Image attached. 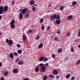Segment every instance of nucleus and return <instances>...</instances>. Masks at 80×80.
<instances>
[{
  "label": "nucleus",
  "mask_w": 80,
  "mask_h": 80,
  "mask_svg": "<svg viewBox=\"0 0 80 80\" xmlns=\"http://www.w3.org/2000/svg\"><path fill=\"white\" fill-rule=\"evenodd\" d=\"M13 55L14 56H18V53H17L15 52L14 54Z\"/></svg>",
  "instance_id": "4c0bfd02"
},
{
  "label": "nucleus",
  "mask_w": 80,
  "mask_h": 80,
  "mask_svg": "<svg viewBox=\"0 0 80 80\" xmlns=\"http://www.w3.org/2000/svg\"><path fill=\"white\" fill-rule=\"evenodd\" d=\"M17 46L19 48L20 47V45L19 44H18Z\"/></svg>",
  "instance_id": "8fccbe9b"
},
{
  "label": "nucleus",
  "mask_w": 80,
  "mask_h": 80,
  "mask_svg": "<svg viewBox=\"0 0 80 80\" xmlns=\"http://www.w3.org/2000/svg\"><path fill=\"white\" fill-rule=\"evenodd\" d=\"M24 80H29V79H28V78H25L24 79Z\"/></svg>",
  "instance_id": "13d9d810"
},
{
  "label": "nucleus",
  "mask_w": 80,
  "mask_h": 80,
  "mask_svg": "<svg viewBox=\"0 0 80 80\" xmlns=\"http://www.w3.org/2000/svg\"><path fill=\"white\" fill-rule=\"evenodd\" d=\"M54 19H55L57 18V15L55 14H54L53 16H52Z\"/></svg>",
  "instance_id": "c756f323"
},
{
  "label": "nucleus",
  "mask_w": 80,
  "mask_h": 80,
  "mask_svg": "<svg viewBox=\"0 0 80 80\" xmlns=\"http://www.w3.org/2000/svg\"><path fill=\"white\" fill-rule=\"evenodd\" d=\"M19 60V59H17L15 60V62H17Z\"/></svg>",
  "instance_id": "3c124183"
},
{
  "label": "nucleus",
  "mask_w": 80,
  "mask_h": 80,
  "mask_svg": "<svg viewBox=\"0 0 80 80\" xmlns=\"http://www.w3.org/2000/svg\"><path fill=\"white\" fill-rule=\"evenodd\" d=\"M66 35L68 37H69V36H70V33L68 32L66 34Z\"/></svg>",
  "instance_id": "37998d69"
},
{
  "label": "nucleus",
  "mask_w": 80,
  "mask_h": 80,
  "mask_svg": "<svg viewBox=\"0 0 80 80\" xmlns=\"http://www.w3.org/2000/svg\"><path fill=\"white\" fill-rule=\"evenodd\" d=\"M29 13H27L25 15V17H26V18H27V17H29Z\"/></svg>",
  "instance_id": "72a5a7b5"
},
{
  "label": "nucleus",
  "mask_w": 80,
  "mask_h": 80,
  "mask_svg": "<svg viewBox=\"0 0 80 80\" xmlns=\"http://www.w3.org/2000/svg\"><path fill=\"white\" fill-rule=\"evenodd\" d=\"M15 21L13 19L11 22L10 25H13V24L15 23Z\"/></svg>",
  "instance_id": "aec40b11"
},
{
  "label": "nucleus",
  "mask_w": 80,
  "mask_h": 80,
  "mask_svg": "<svg viewBox=\"0 0 80 80\" xmlns=\"http://www.w3.org/2000/svg\"><path fill=\"white\" fill-rule=\"evenodd\" d=\"M52 74H53V75H57L58 74V71H57V70H55L53 72H52Z\"/></svg>",
  "instance_id": "423d86ee"
},
{
  "label": "nucleus",
  "mask_w": 80,
  "mask_h": 80,
  "mask_svg": "<svg viewBox=\"0 0 80 80\" xmlns=\"http://www.w3.org/2000/svg\"><path fill=\"white\" fill-rule=\"evenodd\" d=\"M10 56L11 58H13V53H12V52H11L10 53Z\"/></svg>",
  "instance_id": "f8f14e48"
},
{
  "label": "nucleus",
  "mask_w": 80,
  "mask_h": 80,
  "mask_svg": "<svg viewBox=\"0 0 80 80\" xmlns=\"http://www.w3.org/2000/svg\"><path fill=\"white\" fill-rule=\"evenodd\" d=\"M7 10H8V6H5L4 7V12H7Z\"/></svg>",
  "instance_id": "0eeeda50"
},
{
  "label": "nucleus",
  "mask_w": 80,
  "mask_h": 80,
  "mask_svg": "<svg viewBox=\"0 0 80 80\" xmlns=\"http://www.w3.org/2000/svg\"><path fill=\"white\" fill-rule=\"evenodd\" d=\"M6 42L7 43H8V42H9V40L8 39H7L6 40Z\"/></svg>",
  "instance_id": "a18cd8bd"
},
{
  "label": "nucleus",
  "mask_w": 80,
  "mask_h": 80,
  "mask_svg": "<svg viewBox=\"0 0 80 80\" xmlns=\"http://www.w3.org/2000/svg\"><path fill=\"white\" fill-rule=\"evenodd\" d=\"M72 17H73V16L72 15H70V19H72Z\"/></svg>",
  "instance_id": "680f3d73"
},
{
  "label": "nucleus",
  "mask_w": 80,
  "mask_h": 80,
  "mask_svg": "<svg viewBox=\"0 0 80 80\" xmlns=\"http://www.w3.org/2000/svg\"><path fill=\"white\" fill-rule=\"evenodd\" d=\"M37 5H36V4H34V6H37Z\"/></svg>",
  "instance_id": "774afa93"
},
{
  "label": "nucleus",
  "mask_w": 80,
  "mask_h": 80,
  "mask_svg": "<svg viewBox=\"0 0 80 80\" xmlns=\"http://www.w3.org/2000/svg\"><path fill=\"white\" fill-rule=\"evenodd\" d=\"M77 64L78 65L79 64H80V60H78V62H77Z\"/></svg>",
  "instance_id": "c9c22d12"
},
{
  "label": "nucleus",
  "mask_w": 80,
  "mask_h": 80,
  "mask_svg": "<svg viewBox=\"0 0 80 80\" xmlns=\"http://www.w3.org/2000/svg\"><path fill=\"white\" fill-rule=\"evenodd\" d=\"M57 7H58L57 6H56L55 8V10H57Z\"/></svg>",
  "instance_id": "052dcab7"
},
{
  "label": "nucleus",
  "mask_w": 80,
  "mask_h": 80,
  "mask_svg": "<svg viewBox=\"0 0 80 80\" xmlns=\"http://www.w3.org/2000/svg\"><path fill=\"white\" fill-rule=\"evenodd\" d=\"M30 5H33L34 4V0L31 1L30 2H29Z\"/></svg>",
  "instance_id": "f3484780"
},
{
  "label": "nucleus",
  "mask_w": 80,
  "mask_h": 80,
  "mask_svg": "<svg viewBox=\"0 0 80 80\" xmlns=\"http://www.w3.org/2000/svg\"><path fill=\"white\" fill-rule=\"evenodd\" d=\"M57 19H58V20L60 19V15H59V14L58 15V17L56 18V19L57 20Z\"/></svg>",
  "instance_id": "2f4dec72"
},
{
  "label": "nucleus",
  "mask_w": 80,
  "mask_h": 80,
  "mask_svg": "<svg viewBox=\"0 0 80 80\" xmlns=\"http://www.w3.org/2000/svg\"><path fill=\"white\" fill-rule=\"evenodd\" d=\"M57 33H58V34H60V31H58L57 32Z\"/></svg>",
  "instance_id": "603ef678"
},
{
  "label": "nucleus",
  "mask_w": 80,
  "mask_h": 80,
  "mask_svg": "<svg viewBox=\"0 0 80 80\" xmlns=\"http://www.w3.org/2000/svg\"><path fill=\"white\" fill-rule=\"evenodd\" d=\"M17 52L19 54H21V53H22V50H21L19 49L18 50Z\"/></svg>",
  "instance_id": "5701e85b"
},
{
  "label": "nucleus",
  "mask_w": 80,
  "mask_h": 80,
  "mask_svg": "<svg viewBox=\"0 0 80 80\" xmlns=\"http://www.w3.org/2000/svg\"><path fill=\"white\" fill-rule=\"evenodd\" d=\"M62 50H63L62 49L59 48L58 50V53H61Z\"/></svg>",
  "instance_id": "4468645a"
},
{
  "label": "nucleus",
  "mask_w": 80,
  "mask_h": 80,
  "mask_svg": "<svg viewBox=\"0 0 80 80\" xmlns=\"http://www.w3.org/2000/svg\"><path fill=\"white\" fill-rule=\"evenodd\" d=\"M45 29V26H42V30H44Z\"/></svg>",
  "instance_id": "79ce46f5"
},
{
  "label": "nucleus",
  "mask_w": 80,
  "mask_h": 80,
  "mask_svg": "<svg viewBox=\"0 0 80 80\" xmlns=\"http://www.w3.org/2000/svg\"><path fill=\"white\" fill-rule=\"evenodd\" d=\"M13 72L14 73H17L18 72V69L17 68L14 69L13 70Z\"/></svg>",
  "instance_id": "1a4fd4ad"
},
{
  "label": "nucleus",
  "mask_w": 80,
  "mask_h": 80,
  "mask_svg": "<svg viewBox=\"0 0 80 80\" xmlns=\"http://www.w3.org/2000/svg\"><path fill=\"white\" fill-rule=\"evenodd\" d=\"M39 65L41 67H43V63H40Z\"/></svg>",
  "instance_id": "09e8293b"
},
{
  "label": "nucleus",
  "mask_w": 80,
  "mask_h": 80,
  "mask_svg": "<svg viewBox=\"0 0 80 80\" xmlns=\"http://www.w3.org/2000/svg\"><path fill=\"white\" fill-rule=\"evenodd\" d=\"M78 47L79 48H80V44H79V45H78Z\"/></svg>",
  "instance_id": "69168bd1"
},
{
  "label": "nucleus",
  "mask_w": 80,
  "mask_h": 80,
  "mask_svg": "<svg viewBox=\"0 0 80 80\" xmlns=\"http://www.w3.org/2000/svg\"><path fill=\"white\" fill-rule=\"evenodd\" d=\"M48 79V77L46 75H45L43 77V80H47Z\"/></svg>",
  "instance_id": "dca6fc26"
},
{
  "label": "nucleus",
  "mask_w": 80,
  "mask_h": 80,
  "mask_svg": "<svg viewBox=\"0 0 80 80\" xmlns=\"http://www.w3.org/2000/svg\"><path fill=\"white\" fill-rule=\"evenodd\" d=\"M11 25V28L13 29L15 27V26L13 24Z\"/></svg>",
  "instance_id": "b1692460"
},
{
  "label": "nucleus",
  "mask_w": 80,
  "mask_h": 80,
  "mask_svg": "<svg viewBox=\"0 0 80 80\" xmlns=\"http://www.w3.org/2000/svg\"><path fill=\"white\" fill-rule=\"evenodd\" d=\"M43 58H44V57H42L39 58V60L40 62H42L43 60Z\"/></svg>",
  "instance_id": "ddd939ff"
},
{
  "label": "nucleus",
  "mask_w": 80,
  "mask_h": 80,
  "mask_svg": "<svg viewBox=\"0 0 80 80\" xmlns=\"http://www.w3.org/2000/svg\"><path fill=\"white\" fill-rule=\"evenodd\" d=\"M52 4H49L48 5V7H52Z\"/></svg>",
  "instance_id": "c03bdc74"
},
{
  "label": "nucleus",
  "mask_w": 80,
  "mask_h": 80,
  "mask_svg": "<svg viewBox=\"0 0 80 80\" xmlns=\"http://www.w3.org/2000/svg\"><path fill=\"white\" fill-rule=\"evenodd\" d=\"M3 74L5 77H6V76H7L8 74V72H5L3 73Z\"/></svg>",
  "instance_id": "9b49d317"
},
{
  "label": "nucleus",
  "mask_w": 80,
  "mask_h": 80,
  "mask_svg": "<svg viewBox=\"0 0 80 80\" xmlns=\"http://www.w3.org/2000/svg\"><path fill=\"white\" fill-rule=\"evenodd\" d=\"M52 57L53 58H55V54H52Z\"/></svg>",
  "instance_id": "f704fd0d"
},
{
  "label": "nucleus",
  "mask_w": 80,
  "mask_h": 80,
  "mask_svg": "<svg viewBox=\"0 0 80 80\" xmlns=\"http://www.w3.org/2000/svg\"><path fill=\"white\" fill-rule=\"evenodd\" d=\"M49 77L50 78H53V75L52 74H50L49 75Z\"/></svg>",
  "instance_id": "7c9ffc66"
},
{
  "label": "nucleus",
  "mask_w": 80,
  "mask_h": 80,
  "mask_svg": "<svg viewBox=\"0 0 80 80\" xmlns=\"http://www.w3.org/2000/svg\"><path fill=\"white\" fill-rule=\"evenodd\" d=\"M40 22V23H42L43 22V19H42V18H41Z\"/></svg>",
  "instance_id": "cd10ccee"
},
{
  "label": "nucleus",
  "mask_w": 80,
  "mask_h": 80,
  "mask_svg": "<svg viewBox=\"0 0 80 80\" xmlns=\"http://www.w3.org/2000/svg\"><path fill=\"white\" fill-rule=\"evenodd\" d=\"M61 22V21L60 20H57L56 21V23L58 25H59V24Z\"/></svg>",
  "instance_id": "6e6552de"
},
{
  "label": "nucleus",
  "mask_w": 80,
  "mask_h": 80,
  "mask_svg": "<svg viewBox=\"0 0 80 80\" xmlns=\"http://www.w3.org/2000/svg\"><path fill=\"white\" fill-rule=\"evenodd\" d=\"M19 18L20 20H22L23 18V14L22 13H20L19 14Z\"/></svg>",
  "instance_id": "9d476101"
},
{
  "label": "nucleus",
  "mask_w": 80,
  "mask_h": 80,
  "mask_svg": "<svg viewBox=\"0 0 80 80\" xmlns=\"http://www.w3.org/2000/svg\"><path fill=\"white\" fill-rule=\"evenodd\" d=\"M2 67V63L0 62V67Z\"/></svg>",
  "instance_id": "e2e57ef3"
},
{
  "label": "nucleus",
  "mask_w": 80,
  "mask_h": 80,
  "mask_svg": "<svg viewBox=\"0 0 80 80\" xmlns=\"http://www.w3.org/2000/svg\"><path fill=\"white\" fill-rule=\"evenodd\" d=\"M78 37H80V32H79L78 34Z\"/></svg>",
  "instance_id": "49530a36"
},
{
  "label": "nucleus",
  "mask_w": 80,
  "mask_h": 80,
  "mask_svg": "<svg viewBox=\"0 0 80 80\" xmlns=\"http://www.w3.org/2000/svg\"><path fill=\"white\" fill-rule=\"evenodd\" d=\"M71 52H74V49L73 48L71 47Z\"/></svg>",
  "instance_id": "c85d7f7f"
},
{
  "label": "nucleus",
  "mask_w": 80,
  "mask_h": 80,
  "mask_svg": "<svg viewBox=\"0 0 80 80\" xmlns=\"http://www.w3.org/2000/svg\"><path fill=\"white\" fill-rule=\"evenodd\" d=\"M47 29L49 30L50 29V27H48L47 28Z\"/></svg>",
  "instance_id": "0e129e2a"
},
{
  "label": "nucleus",
  "mask_w": 80,
  "mask_h": 80,
  "mask_svg": "<svg viewBox=\"0 0 80 80\" xmlns=\"http://www.w3.org/2000/svg\"><path fill=\"white\" fill-rule=\"evenodd\" d=\"M75 77H72L71 78V80H75Z\"/></svg>",
  "instance_id": "ea45409f"
},
{
  "label": "nucleus",
  "mask_w": 80,
  "mask_h": 80,
  "mask_svg": "<svg viewBox=\"0 0 80 80\" xmlns=\"http://www.w3.org/2000/svg\"><path fill=\"white\" fill-rule=\"evenodd\" d=\"M23 63H24V62L22 60L18 62V65H23Z\"/></svg>",
  "instance_id": "20e7f679"
},
{
  "label": "nucleus",
  "mask_w": 80,
  "mask_h": 80,
  "mask_svg": "<svg viewBox=\"0 0 80 80\" xmlns=\"http://www.w3.org/2000/svg\"><path fill=\"white\" fill-rule=\"evenodd\" d=\"M25 39H26V36L25 35H23V42H25Z\"/></svg>",
  "instance_id": "2eb2a0df"
},
{
  "label": "nucleus",
  "mask_w": 80,
  "mask_h": 80,
  "mask_svg": "<svg viewBox=\"0 0 80 80\" xmlns=\"http://www.w3.org/2000/svg\"><path fill=\"white\" fill-rule=\"evenodd\" d=\"M43 47V44L41 43L38 46L39 48H41Z\"/></svg>",
  "instance_id": "a211bd4d"
},
{
  "label": "nucleus",
  "mask_w": 80,
  "mask_h": 80,
  "mask_svg": "<svg viewBox=\"0 0 80 80\" xmlns=\"http://www.w3.org/2000/svg\"><path fill=\"white\" fill-rule=\"evenodd\" d=\"M60 78V77L58 76H57L56 77V78Z\"/></svg>",
  "instance_id": "bf43d9fd"
},
{
  "label": "nucleus",
  "mask_w": 80,
  "mask_h": 80,
  "mask_svg": "<svg viewBox=\"0 0 80 80\" xmlns=\"http://www.w3.org/2000/svg\"><path fill=\"white\" fill-rule=\"evenodd\" d=\"M39 38H40V35H38L37 37H36V38H35V40H37L39 39Z\"/></svg>",
  "instance_id": "a878e982"
},
{
  "label": "nucleus",
  "mask_w": 80,
  "mask_h": 80,
  "mask_svg": "<svg viewBox=\"0 0 80 80\" xmlns=\"http://www.w3.org/2000/svg\"><path fill=\"white\" fill-rule=\"evenodd\" d=\"M1 80H4V78L3 77H2L1 78Z\"/></svg>",
  "instance_id": "5fc2aeb1"
},
{
  "label": "nucleus",
  "mask_w": 80,
  "mask_h": 80,
  "mask_svg": "<svg viewBox=\"0 0 80 80\" xmlns=\"http://www.w3.org/2000/svg\"><path fill=\"white\" fill-rule=\"evenodd\" d=\"M58 39V37H56L54 38V40L56 41Z\"/></svg>",
  "instance_id": "864d4df0"
},
{
  "label": "nucleus",
  "mask_w": 80,
  "mask_h": 80,
  "mask_svg": "<svg viewBox=\"0 0 80 80\" xmlns=\"http://www.w3.org/2000/svg\"><path fill=\"white\" fill-rule=\"evenodd\" d=\"M70 75H67L66 77V78H67V79H68V78H69V77H70Z\"/></svg>",
  "instance_id": "e433bc0d"
},
{
  "label": "nucleus",
  "mask_w": 80,
  "mask_h": 80,
  "mask_svg": "<svg viewBox=\"0 0 80 80\" xmlns=\"http://www.w3.org/2000/svg\"><path fill=\"white\" fill-rule=\"evenodd\" d=\"M3 7L1 6L0 7V14H3Z\"/></svg>",
  "instance_id": "f03ea898"
},
{
  "label": "nucleus",
  "mask_w": 80,
  "mask_h": 80,
  "mask_svg": "<svg viewBox=\"0 0 80 80\" xmlns=\"http://www.w3.org/2000/svg\"><path fill=\"white\" fill-rule=\"evenodd\" d=\"M27 10L26 8L22 9L21 11V12L22 14H25Z\"/></svg>",
  "instance_id": "7ed1b4c3"
},
{
  "label": "nucleus",
  "mask_w": 80,
  "mask_h": 80,
  "mask_svg": "<svg viewBox=\"0 0 80 80\" xmlns=\"http://www.w3.org/2000/svg\"><path fill=\"white\" fill-rule=\"evenodd\" d=\"M46 70V66H42L41 68V70L42 72H44Z\"/></svg>",
  "instance_id": "f257e3e1"
},
{
  "label": "nucleus",
  "mask_w": 80,
  "mask_h": 80,
  "mask_svg": "<svg viewBox=\"0 0 80 80\" xmlns=\"http://www.w3.org/2000/svg\"><path fill=\"white\" fill-rule=\"evenodd\" d=\"M32 30L31 29H29L28 31L27 32V33L28 34V33H32Z\"/></svg>",
  "instance_id": "412c9836"
},
{
  "label": "nucleus",
  "mask_w": 80,
  "mask_h": 80,
  "mask_svg": "<svg viewBox=\"0 0 80 80\" xmlns=\"http://www.w3.org/2000/svg\"><path fill=\"white\" fill-rule=\"evenodd\" d=\"M45 66H46V67H49V65H48V63H46L45 64Z\"/></svg>",
  "instance_id": "a19ab883"
},
{
  "label": "nucleus",
  "mask_w": 80,
  "mask_h": 80,
  "mask_svg": "<svg viewBox=\"0 0 80 80\" xmlns=\"http://www.w3.org/2000/svg\"><path fill=\"white\" fill-rule=\"evenodd\" d=\"M67 19L70 20V16H69L67 17Z\"/></svg>",
  "instance_id": "de8ad7c7"
},
{
  "label": "nucleus",
  "mask_w": 80,
  "mask_h": 80,
  "mask_svg": "<svg viewBox=\"0 0 80 80\" xmlns=\"http://www.w3.org/2000/svg\"><path fill=\"white\" fill-rule=\"evenodd\" d=\"M63 10V6H62L60 8V10L61 11H62V10Z\"/></svg>",
  "instance_id": "58836bf2"
},
{
  "label": "nucleus",
  "mask_w": 80,
  "mask_h": 80,
  "mask_svg": "<svg viewBox=\"0 0 80 80\" xmlns=\"http://www.w3.org/2000/svg\"><path fill=\"white\" fill-rule=\"evenodd\" d=\"M32 8L33 11H35V10H36V8H35V7H34V6H32Z\"/></svg>",
  "instance_id": "4be33fe9"
},
{
  "label": "nucleus",
  "mask_w": 80,
  "mask_h": 80,
  "mask_svg": "<svg viewBox=\"0 0 80 80\" xmlns=\"http://www.w3.org/2000/svg\"><path fill=\"white\" fill-rule=\"evenodd\" d=\"M13 42L12 40H9V42H8V44L9 45H11L12 43H13Z\"/></svg>",
  "instance_id": "39448f33"
},
{
  "label": "nucleus",
  "mask_w": 80,
  "mask_h": 80,
  "mask_svg": "<svg viewBox=\"0 0 80 80\" xmlns=\"http://www.w3.org/2000/svg\"><path fill=\"white\" fill-rule=\"evenodd\" d=\"M12 5H13V4L15 3V2H14V1H12Z\"/></svg>",
  "instance_id": "4d7b16f0"
},
{
  "label": "nucleus",
  "mask_w": 80,
  "mask_h": 80,
  "mask_svg": "<svg viewBox=\"0 0 80 80\" xmlns=\"http://www.w3.org/2000/svg\"><path fill=\"white\" fill-rule=\"evenodd\" d=\"M48 58H44H44H43V61L44 62H45V61H47V60H48Z\"/></svg>",
  "instance_id": "bb28decb"
},
{
  "label": "nucleus",
  "mask_w": 80,
  "mask_h": 80,
  "mask_svg": "<svg viewBox=\"0 0 80 80\" xmlns=\"http://www.w3.org/2000/svg\"><path fill=\"white\" fill-rule=\"evenodd\" d=\"M54 19V18H53L52 15H51L50 16V20H51V21H53Z\"/></svg>",
  "instance_id": "6ab92c4d"
},
{
  "label": "nucleus",
  "mask_w": 80,
  "mask_h": 80,
  "mask_svg": "<svg viewBox=\"0 0 80 80\" xmlns=\"http://www.w3.org/2000/svg\"><path fill=\"white\" fill-rule=\"evenodd\" d=\"M77 1L73 2H72V5H76V4H77Z\"/></svg>",
  "instance_id": "393cba45"
},
{
  "label": "nucleus",
  "mask_w": 80,
  "mask_h": 80,
  "mask_svg": "<svg viewBox=\"0 0 80 80\" xmlns=\"http://www.w3.org/2000/svg\"><path fill=\"white\" fill-rule=\"evenodd\" d=\"M68 57H66V58H64L65 60H68Z\"/></svg>",
  "instance_id": "6e6d98bb"
},
{
  "label": "nucleus",
  "mask_w": 80,
  "mask_h": 80,
  "mask_svg": "<svg viewBox=\"0 0 80 80\" xmlns=\"http://www.w3.org/2000/svg\"><path fill=\"white\" fill-rule=\"evenodd\" d=\"M1 15H0V20H1Z\"/></svg>",
  "instance_id": "338daca9"
},
{
  "label": "nucleus",
  "mask_w": 80,
  "mask_h": 80,
  "mask_svg": "<svg viewBox=\"0 0 80 80\" xmlns=\"http://www.w3.org/2000/svg\"><path fill=\"white\" fill-rule=\"evenodd\" d=\"M35 72H38V68L37 67L36 68V69H35Z\"/></svg>",
  "instance_id": "473e14b6"
}]
</instances>
